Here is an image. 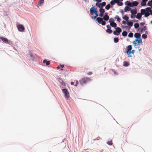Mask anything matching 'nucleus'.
Segmentation results:
<instances>
[{
  "label": "nucleus",
  "instance_id": "nucleus-63",
  "mask_svg": "<svg viewBox=\"0 0 152 152\" xmlns=\"http://www.w3.org/2000/svg\"><path fill=\"white\" fill-rule=\"evenodd\" d=\"M141 49H139L138 50L140 52L141 51Z\"/></svg>",
  "mask_w": 152,
  "mask_h": 152
},
{
  "label": "nucleus",
  "instance_id": "nucleus-25",
  "mask_svg": "<svg viewBox=\"0 0 152 152\" xmlns=\"http://www.w3.org/2000/svg\"><path fill=\"white\" fill-rule=\"evenodd\" d=\"M127 2L128 3L127 4V5L128 6L131 7H133L132 6V3H131L128 1H127Z\"/></svg>",
  "mask_w": 152,
  "mask_h": 152
},
{
  "label": "nucleus",
  "instance_id": "nucleus-36",
  "mask_svg": "<svg viewBox=\"0 0 152 152\" xmlns=\"http://www.w3.org/2000/svg\"><path fill=\"white\" fill-rule=\"evenodd\" d=\"M146 2L142 1V2L141 3V5L142 6H144L146 5Z\"/></svg>",
  "mask_w": 152,
  "mask_h": 152
},
{
  "label": "nucleus",
  "instance_id": "nucleus-18",
  "mask_svg": "<svg viewBox=\"0 0 152 152\" xmlns=\"http://www.w3.org/2000/svg\"><path fill=\"white\" fill-rule=\"evenodd\" d=\"M129 63L126 61H124L123 63V66H127L129 65Z\"/></svg>",
  "mask_w": 152,
  "mask_h": 152
},
{
  "label": "nucleus",
  "instance_id": "nucleus-23",
  "mask_svg": "<svg viewBox=\"0 0 152 152\" xmlns=\"http://www.w3.org/2000/svg\"><path fill=\"white\" fill-rule=\"evenodd\" d=\"M99 12L102 13H104L105 12L103 8H101L99 10Z\"/></svg>",
  "mask_w": 152,
  "mask_h": 152
},
{
  "label": "nucleus",
  "instance_id": "nucleus-26",
  "mask_svg": "<svg viewBox=\"0 0 152 152\" xmlns=\"http://www.w3.org/2000/svg\"><path fill=\"white\" fill-rule=\"evenodd\" d=\"M115 18H116L117 19V21H118V22H120L121 21V19L119 18V16H118L116 15L115 17Z\"/></svg>",
  "mask_w": 152,
  "mask_h": 152
},
{
  "label": "nucleus",
  "instance_id": "nucleus-6",
  "mask_svg": "<svg viewBox=\"0 0 152 152\" xmlns=\"http://www.w3.org/2000/svg\"><path fill=\"white\" fill-rule=\"evenodd\" d=\"M62 91L64 94L66 98H68L69 96V94L68 91L66 89H62Z\"/></svg>",
  "mask_w": 152,
  "mask_h": 152
},
{
  "label": "nucleus",
  "instance_id": "nucleus-37",
  "mask_svg": "<svg viewBox=\"0 0 152 152\" xmlns=\"http://www.w3.org/2000/svg\"><path fill=\"white\" fill-rule=\"evenodd\" d=\"M142 37L143 39H146L147 37V35L145 34H143L142 35Z\"/></svg>",
  "mask_w": 152,
  "mask_h": 152
},
{
  "label": "nucleus",
  "instance_id": "nucleus-29",
  "mask_svg": "<svg viewBox=\"0 0 152 152\" xmlns=\"http://www.w3.org/2000/svg\"><path fill=\"white\" fill-rule=\"evenodd\" d=\"M146 11L147 12H150L151 11V8L150 7H147L145 9Z\"/></svg>",
  "mask_w": 152,
  "mask_h": 152
},
{
  "label": "nucleus",
  "instance_id": "nucleus-41",
  "mask_svg": "<svg viewBox=\"0 0 152 152\" xmlns=\"http://www.w3.org/2000/svg\"><path fill=\"white\" fill-rule=\"evenodd\" d=\"M107 143L110 145H111L113 144L112 142V141H108L107 142Z\"/></svg>",
  "mask_w": 152,
  "mask_h": 152
},
{
  "label": "nucleus",
  "instance_id": "nucleus-40",
  "mask_svg": "<svg viewBox=\"0 0 152 152\" xmlns=\"http://www.w3.org/2000/svg\"><path fill=\"white\" fill-rule=\"evenodd\" d=\"M118 5L120 6H121L123 5V3L121 2H120L119 1V2L117 4Z\"/></svg>",
  "mask_w": 152,
  "mask_h": 152
},
{
  "label": "nucleus",
  "instance_id": "nucleus-14",
  "mask_svg": "<svg viewBox=\"0 0 152 152\" xmlns=\"http://www.w3.org/2000/svg\"><path fill=\"white\" fill-rule=\"evenodd\" d=\"M131 10V8H130L128 6H126L125 7L124 11L125 12H126L127 11H130Z\"/></svg>",
  "mask_w": 152,
  "mask_h": 152
},
{
  "label": "nucleus",
  "instance_id": "nucleus-17",
  "mask_svg": "<svg viewBox=\"0 0 152 152\" xmlns=\"http://www.w3.org/2000/svg\"><path fill=\"white\" fill-rule=\"evenodd\" d=\"M110 25L113 27H116L117 24L115 22L110 23Z\"/></svg>",
  "mask_w": 152,
  "mask_h": 152
},
{
  "label": "nucleus",
  "instance_id": "nucleus-58",
  "mask_svg": "<svg viewBox=\"0 0 152 152\" xmlns=\"http://www.w3.org/2000/svg\"><path fill=\"white\" fill-rule=\"evenodd\" d=\"M74 83L73 82H72L71 83V84L72 85H73L74 84Z\"/></svg>",
  "mask_w": 152,
  "mask_h": 152
},
{
  "label": "nucleus",
  "instance_id": "nucleus-15",
  "mask_svg": "<svg viewBox=\"0 0 152 152\" xmlns=\"http://www.w3.org/2000/svg\"><path fill=\"white\" fill-rule=\"evenodd\" d=\"M142 16L141 14L140 13H138L137 14L136 16V18H137L140 19L141 18Z\"/></svg>",
  "mask_w": 152,
  "mask_h": 152
},
{
  "label": "nucleus",
  "instance_id": "nucleus-32",
  "mask_svg": "<svg viewBox=\"0 0 152 152\" xmlns=\"http://www.w3.org/2000/svg\"><path fill=\"white\" fill-rule=\"evenodd\" d=\"M139 25L138 23H136L134 24V27L135 28H137L139 27Z\"/></svg>",
  "mask_w": 152,
  "mask_h": 152
},
{
  "label": "nucleus",
  "instance_id": "nucleus-13",
  "mask_svg": "<svg viewBox=\"0 0 152 152\" xmlns=\"http://www.w3.org/2000/svg\"><path fill=\"white\" fill-rule=\"evenodd\" d=\"M132 3V7H133L134 6H137L139 4L138 2L137 1H134Z\"/></svg>",
  "mask_w": 152,
  "mask_h": 152
},
{
  "label": "nucleus",
  "instance_id": "nucleus-56",
  "mask_svg": "<svg viewBox=\"0 0 152 152\" xmlns=\"http://www.w3.org/2000/svg\"><path fill=\"white\" fill-rule=\"evenodd\" d=\"M76 84L75 85V86H77V85L78 84V81H76Z\"/></svg>",
  "mask_w": 152,
  "mask_h": 152
},
{
  "label": "nucleus",
  "instance_id": "nucleus-1",
  "mask_svg": "<svg viewBox=\"0 0 152 152\" xmlns=\"http://www.w3.org/2000/svg\"><path fill=\"white\" fill-rule=\"evenodd\" d=\"M133 44L134 46V47L135 48H139L140 45H142V39H135L134 41L133 42Z\"/></svg>",
  "mask_w": 152,
  "mask_h": 152
},
{
  "label": "nucleus",
  "instance_id": "nucleus-28",
  "mask_svg": "<svg viewBox=\"0 0 152 152\" xmlns=\"http://www.w3.org/2000/svg\"><path fill=\"white\" fill-rule=\"evenodd\" d=\"M110 4H108L106 7L105 9L107 10H108L110 8Z\"/></svg>",
  "mask_w": 152,
  "mask_h": 152
},
{
  "label": "nucleus",
  "instance_id": "nucleus-16",
  "mask_svg": "<svg viewBox=\"0 0 152 152\" xmlns=\"http://www.w3.org/2000/svg\"><path fill=\"white\" fill-rule=\"evenodd\" d=\"M43 62L44 63H46V65L47 66L49 65L50 64V61H47L45 59L43 60Z\"/></svg>",
  "mask_w": 152,
  "mask_h": 152
},
{
  "label": "nucleus",
  "instance_id": "nucleus-43",
  "mask_svg": "<svg viewBox=\"0 0 152 152\" xmlns=\"http://www.w3.org/2000/svg\"><path fill=\"white\" fill-rule=\"evenodd\" d=\"M101 24L102 25H105L106 24V22L105 21L103 20L101 22Z\"/></svg>",
  "mask_w": 152,
  "mask_h": 152
},
{
  "label": "nucleus",
  "instance_id": "nucleus-3",
  "mask_svg": "<svg viewBox=\"0 0 152 152\" xmlns=\"http://www.w3.org/2000/svg\"><path fill=\"white\" fill-rule=\"evenodd\" d=\"M91 79L89 77H84L82 78L79 81L80 83L83 85L86 83L90 81Z\"/></svg>",
  "mask_w": 152,
  "mask_h": 152
},
{
  "label": "nucleus",
  "instance_id": "nucleus-33",
  "mask_svg": "<svg viewBox=\"0 0 152 152\" xmlns=\"http://www.w3.org/2000/svg\"><path fill=\"white\" fill-rule=\"evenodd\" d=\"M133 33L132 32H130L128 36L129 37H133Z\"/></svg>",
  "mask_w": 152,
  "mask_h": 152
},
{
  "label": "nucleus",
  "instance_id": "nucleus-9",
  "mask_svg": "<svg viewBox=\"0 0 152 152\" xmlns=\"http://www.w3.org/2000/svg\"><path fill=\"white\" fill-rule=\"evenodd\" d=\"M132 47L131 45H129L126 47V52H130L132 50Z\"/></svg>",
  "mask_w": 152,
  "mask_h": 152
},
{
  "label": "nucleus",
  "instance_id": "nucleus-8",
  "mask_svg": "<svg viewBox=\"0 0 152 152\" xmlns=\"http://www.w3.org/2000/svg\"><path fill=\"white\" fill-rule=\"evenodd\" d=\"M141 34L139 33H136L134 34V37L137 38L136 39H142L140 38Z\"/></svg>",
  "mask_w": 152,
  "mask_h": 152
},
{
  "label": "nucleus",
  "instance_id": "nucleus-46",
  "mask_svg": "<svg viewBox=\"0 0 152 152\" xmlns=\"http://www.w3.org/2000/svg\"><path fill=\"white\" fill-rule=\"evenodd\" d=\"M101 139V138H100V137H98L97 138H96L95 139H94V140H99L100 139Z\"/></svg>",
  "mask_w": 152,
  "mask_h": 152
},
{
  "label": "nucleus",
  "instance_id": "nucleus-11",
  "mask_svg": "<svg viewBox=\"0 0 152 152\" xmlns=\"http://www.w3.org/2000/svg\"><path fill=\"white\" fill-rule=\"evenodd\" d=\"M105 14H106L103 17V19L105 20H107L109 19V17L107 15V13H105Z\"/></svg>",
  "mask_w": 152,
  "mask_h": 152
},
{
  "label": "nucleus",
  "instance_id": "nucleus-62",
  "mask_svg": "<svg viewBox=\"0 0 152 152\" xmlns=\"http://www.w3.org/2000/svg\"><path fill=\"white\" fill-rule=\"evenodd\" d=\"M59 68H60V67H59V66H58L57 67V69H59Z\"/></svg>",
  "mask_w": 152,
  "mask_h": 152
},
{
  "label": "nucleus",
  "instance_id": "nucleus-20",
  "mask_svg": "<svg viewBox=\"0 0 152 152\" xmlns=\"http://www.w3.org/2000/svg\"><path fill=\"white\" fill-rule=\"evenodd\" d=\"M132 14L135 15L137 13V12L136 10H132L131 11Z\"/></svg>",
  "mask_w": 152,
  "mask_h": 152
},
{
  "label": "nucleus",
  "instance_id": "nucleus-45",
  "mask_svg": "<svg viewBox=\"0 0 152 152\" xmlns=\"http://www.w3.org/2000/svg\"><path fill=\"white\" fill-rule=\"evenodd\" d=\"M110 4H111V5H113L114 4H115V3L114 1H110Z\"/></svg>",
  "mask_w": 152,
  "mask_h": 152
},
{
  "label": "nucleus",
  "instance_id": "nucleus-4",
  "mask_svg": "<svg viewBox=\"0 0 152 152\" xmlns=\"http://www.w3.org/2000/svg\"><path fill=\"white\" fill-rule=\"evenodd\" d=\"M116 30L113 32V34L115 35H119L121 32V29L119 27L115 28Z\"/></svg>",
  "mask_w": 152,
  "mask_h": 152
},
{
  "label": "nucleus",
  "instance_id": "nucleus-60",
  "mask_svg": "<svg viewBox=\"0 0 152 152\" xmlns=\"http://www.w3.org/2000/svg\"><path fill=\"white\" fill-rule=\"evenodd\" d=\"M145 33L146 34H148V31H145Z\"/></svg>",
  "mask_w": 152,
  "mask_h": 152
},
{
  "label": "nucleus",
  "instance_id": "nucleus-52",
  "mask_svg": "<svg viewBox=\"0 0 152 152\" xmlns=\"http://www.w3.org/2000/svg\"><path fill=\"white\" fill-rule=\"evenodd\" d=\"M103 14H104V13H100L99 15L100 17H102L103 15Z\"/></svg>",
  "mask_w": 152,
  "mask_h": 152
},
{
  "label": "nucleus",
  "instance_id": "nucleus-61",
  "mask_svg": "<svg viewBox=\"0 0 152 152\" xmlns=\"http://www.w3.org/2000/svg\"><path fill=\"white\" fill-rule=\"evenodd\" d=\"M143 1L146 2L147 1H148V0H142Z\"/></svg>",
  "mask_w": 152,
  "mask_h": 152
},
{
  "label": "nucleus",
  "instance_id": "nucleus-10",
  "mask_svg": "<svg viewBox=\"0 0 152 152\" xmlns=\"http://www.w3.org/2000/svg\"><path fill=\"white\" fill-rule=\"evenodd\" d=\"M1 39L2 41L4 42L6 44L8 43V40L7 38L4 37H1Z\"/></svg>",
  "mask_w": 152,
  "mask_h": 152
},
{
  "label": "nucleus",
  "instance_id": "nucleus-22",
  "mask_svg": "<svg viewBox=\"0 0 152 152\" xmlns=\"http://www.w3.org/2000/svg\"><path fill=\"white\" fill-rule=\"evenodd\" d=\"M127 25L130 26H132L133 25V23L131 21H128L127 22Z\"/></svg>",
  "mask_w": 152,
  "mask_h": 152
},
{
  "label": "nucleus",
  "instance_id": "nucleus-7",
  "mask_svg": "<svg viewBox=\"0 0 152 152\" xmlns=\"http://www.w3.org/2000/svg\"><path fill=\"white\" fill-rule=\"evenodd\" d=\"M147 29L146 26H144L143 27H140L138 28V31L141 33L145 31Z\"/></svg>",
  "mask_w": 152,
  "mask_h": 152
},
{
  "label": "nucleus",
  "instance_id": "nucleus-24",
  "mask_svg": "<svg viewBox=\"0 0 152 152\" xmlns=\"http://www.w3.org/2000/svg\"><path fill=\"white\" fill-rule=\"evenodd\" d=\"M106 31L109 34H111L112 32L113 31L111 29H107L106 30Z\"/></svg>",
  "mask_w": 152,
  "mask_h": 152
},
{
  "label": "nucleus",
  "instance_id": "nucleus-47",
  "mask_svg": "<svg viewBox=\"0 0 152 152\" xmlns=\"http://www.w3.org/2000/svg\"><path fill=\"white\" fill-rule=\"evenodd\" d=\"M140 26H143L145 24V23L144 22H141L140 23Z\"/></svg>",
  "mask_w": 152,
  "mask_h": 152
},
{
  "label": "nucleus",
  "instance_id": "nucleus-48",
  "mask_svg": "<svg viewBox=\"0 0 152 152\" xmlns=\"http://www.w3.org/2000/svg\"><path fill=\"white\" fill-rule=\"evenodd\" d=\"M135 50H132V51H131L130 52V53H132V54H134L135 52Z\"/></svg>",
  "mask_w": 152,
  "mask_h": 152
},
{
  "label": "nucleus",
  "instance_id": "nucleus-2",
  "mask_svg": "<svg viewBox=\"0 0 152 152\" xmlns=\"http://www.w3.org/2000/svg\"><path fill=\"white\" fill-rule=\"evenodd\" d=\"M90 14L91 15H93L94 13L95 14V16L93 17H91L92 19H95L98 16L97 11L96 10V8L95 7V6H93L90 9Z\"/></svg>",
  "mask_w": 152,
  "mask_h": 152
},
{
  "label": "nucleus",
  "instance_id": "nucleus-42",
  "mask_svg": "<svg viewBox=\"0 0 152 152\" xmlns=\"http://www.w3.org/2000/svg\"><path fill=\"white\" fill-rule=\"evenodd\" d=\"M127 54L128 55V57H132L131 55H130L131 53L130 52H126Z\"/></svg>",
  "mask_w": 152,
  "mask_h": 152
},
{
  "label": "nucleus",
  "instance_id": "nucleus-44",
  "mask_svg": "<svg viewBox=\"0 0 152 152\" xmlns=\"http://www.w3.org/2000/svg\"><path fill=\"white\" fill-rule=\"evenodd\" d=\"M96 6L97 7H98L99 8L101 7V4H99L98 3H96Z\"/></svg>",
  "mask_w": 152,
  "mask_h": 152
},
{
  "label": "nucleus",
  "instance_id": "nucleus-27",
  "mask_svg": "<svg viewBox=\"0 0 152 152\" xmlns=\"http://www.w3.org/2000/svg\"><path fill=\"white\" fill-rule=\"evenodd\" d=\"M114 40L115 43H117L118 42L119 39L118 38L115 37L114 39Z\"/></svg>",
  "mask_w": 152,
  "mask_h": 152
},
{
  "label": "nucleus",
  "instance_id": "nucleus-55",
  "mask_svg": "<svg viewBox=\"0 0 152 152\" xmlns=\"http://www.w3.org/2000/svg\"><path fill=\"white\" fill-rule=\"evenodd\" d=\"M96 1L101 2L102 1V0H95Z\"/></svg>",
  "mask_w": 152,
  "mask_h": 152
},
{
  "label": "nucleus",
  "instance_id": "nucleus-38",
  "mask_svg": "<svg viewBox=\"0 0 152 152\" xmlns=\"http://www.w3.org/2000/svg\"><path fill=\"white\" fill-rule=\"evenodd\" d=\"M109 22L110 23H110H112L114 22V19L113 18H110L109 19Z\"/></svg>",
  "mask_w": 152,
  "mask_h": 152
},
{
  "label": "nucleus",
  "instance_id": "nucleus-21",
  "mask_svg": "<svg viewBox=\"0 0 152 152\" xmlns=\"http://www.w3.org/2000/svg\"><path fill=\"white\" fill-rule=\"evenodd\" d=\"M127 34V32L126 31H124L122 33V35L124 37L126 36Z\"/></svg>",
  "mask_w": 152,
  "mask_h": 152
},
{
  "label": "nucleus",
  "instance_id": "nucleus-59",
  "mask_svg": "<svg viewBox=\"0 0 152 152\" xmlns=\"http://www.w3.org/2000/svg\"><path fill=\"white\" fill-rule=\"evenodd\" d=\"M150 14L151 15H152V10H151V11Z\"/></svg>",
  "mask_w": 152,
  "mask_h": 152
},
{
  "label": "nucleus",
  "instance_id": "nucleus-64",
  "mask_svg": "<svg viewBox=\"0 0 152 152\" xmlns=\"http://www.w3.org/2000/svg\"><path fill=\"white\" fill-rule=\"evenodd\" d=\"M151 24H152V20L151 22Z\"/></svg>",
  "mask_w": 152,
  "mask_h": 152
},
{
  "label": "nucleus",
  "instance_id": "nucleus-34",
  "mask_svg": "<svg viewBox=\"0 0 152 152\" xmlns=\"http://www.w3.org/2000/svg\"><path fill=\"white\" fill-rule=\"evenodd\" d=\"M150 15V14L148 12H146L145 13V17H148V16Z\"/></svg>",
  "mask_w": 152,
  "mask_h": 152
},
{
  "label": "nucleus",
  "instance_id": "nucleus-35",
  "mask_svg": "<svg viewBox=\"0 0 152 152\" xmlns=\"http://www.w3.org/2000/svg\"><path fill=\"white\" fill-rule=\"evenodd\" d=\"M123 19L126 20H128L129 17L126 15H125L123 17Z\"/></svg>",
  "mask_w": 152,
  "mask_h": 152
},
{
  "label": "nucleus",
  "instance_id": "nucleus-31",
  "mask_svg": "<svg viewBox=\"0 0 152 152\" xmlns=\"http://www.w3.org/2000/svg\"><path fill=\"white\" fill-rule=\"evenodd\" d=\"M44 0H40L38 2V4L39 5H40L41 4H42L44 2Z\"/></svg>",
  "mask_w": 152,
  "mask_h": 152
},
{
  "label": "nucleus",
  "instance_id": "nucleus-54",
  "mask_svg": "<svg viewBox=\"0 0 152 152\" xmlns=\"http://www.w3.org/2000/svg\"><path fill=\"white\" fill-rule=\"evenodd\" d=\"M126 21H123L122 22V23L124 25H125L126 24Z\"/></svg>",
  "mask_w": 152,
  "mask_h": 152
},
{
  "label": "nucleus",
  "instance_id": "nucleus-19",
  "mask_svg": "<svg viewBox=\"0 0 152 152\" xmlns=\"http://www.w3.org/2000/svg\"><path fill=\"white\" fill-rule=\"evenodd\" d=\"M146 10L144 9H141V14L142 15H143L144 14L145 15V13L146 12Z\"/></svg>",
  "mask_w": 152,
  "mask_h": 152
},
{
  "label": "nucleus",
  "instance_id": "nucleus-50",
  "mask_svg": "<svg viewBox=\"0 0 152 152\" xmlns=\"http://www.w3.org/2000/svg\"><path fill=\"white\" fill-rule=\"evenodd\" d=\"M107 29H111V26L109 25L107 26Z\"/></svg>",
  "mask_w": 152,
  "mask_h": 152
},
{
  "label": "nucleus",
  "instance_id": "nucleus-5",
  "mask_svg": "<svg viewBox=\"0 0 152 152\" xmlns=\"http://www.w3.org/2000/svg\"><path fill=\"white\" fill-rule=\"evenodd\" d=\"M17 28L19 31L23 32L25 30V28L24 26L21 24L17 25Z\"/></svg>",
  "mask_w": 152,
  "mask_h": 152
},
{
  "label": "nucleus",
  "instance_id": "nucleus-51",
  "mask_svg": "<svg viewBox=\"0 0 152 152\" xmlns=\"http://www.w3.org/2000/svg\"><path fill=\"white\" fill-rule=\"evenodd\" d=\"M114 1L115 3H117V4L119 1V0H114Z\"/></svg>",
  "mask_w": 152,
  "mask_h": 152
},
{
  "label": "nucleus",
  "instance_id": "nucleus-57",
  "mask_svg": "<svg viewBox=\"0 0 152 152\" xmlns=\"http://www.w3.org/2000/svg\"><path fill=\"white\" fill-rule=\"evenodd\" d=\"M60 66L61 67V68H63L64 67V65H60Z\"/></svg>",
  "mask_w": 152,
  "mask_h": 152
},
{
  "label": "nucleus",
  "instance_id": "nucleus-12",
  "mask_svg": "<svg viewBox=\"0 0 152 152\" xmlns=\"http://www.w3.org/2000/svg\"><path fill=\"white\" fill-rule=\"evenodd\" d=\"M103 20V18H97L96 20V21H97L99 23H101L102 22Z\"/></svg>",
  "mask_w": 152,
  "mask_h": 152
},
{
  "label": "nucleus",
  "instance_id": "nucleus-49",
  "mask_svg": "<svg viewBox=\"0 0 152 152\" xmlns=\"http://www.w3.org/2000/svg\"><path fill=\"white\" fill-rule=\"evenodd\" d=\"M135 17V15H134L132 14L131 16V17L132 18H134Z\"/></svg>",
  "mask_w": 152,
  "mask_h": 152
},
{
  "label": "nucleus",
  "instance_id": "nucleus-39",
  "mask_svg": "<svg viewBox=\"0 0 152 152\" xmlns=\"http://www.w3.org/2000/svg\"><path fill=\"white\" fill-rule=\"evenodd\" d=\"M147 4L149 6H151V5H152V3L151 1H149L148 2Z\"/></svg>",
  "mask_w": 152,
  "mask_h": 152
},
{
  "label": "nucleus",
  "instance_id": "nucleus-30",
  "mask_svg": "<svg viewBox=\"0 0 152 152\" xmlns=\"http://www.w3.org/2000/svg\"><path fill=\"white\" fill-rule=\"evenodd\" d=\"M106 4V3L105 2H102V4H101V8L102 7H103L104 6H105Z\"/></svg>",
  "mask_w": 152,
  "mask_h": 152
},
{
  "label": "nucleus",
  "instance_id": "nucleus-53",
  "mask_svg": "<svg viewBox=\"0 0 152 152\" xmlns=\"http://www.w3.org/2000/svg\"><path fill=\"white\" fill-rule=\"evenodd\" d=\"M92 72H89L87 74L88 75H92Z\"/></svg>",
  "mask_w": 152,
  "mask_h": 152
}]
</instances>
